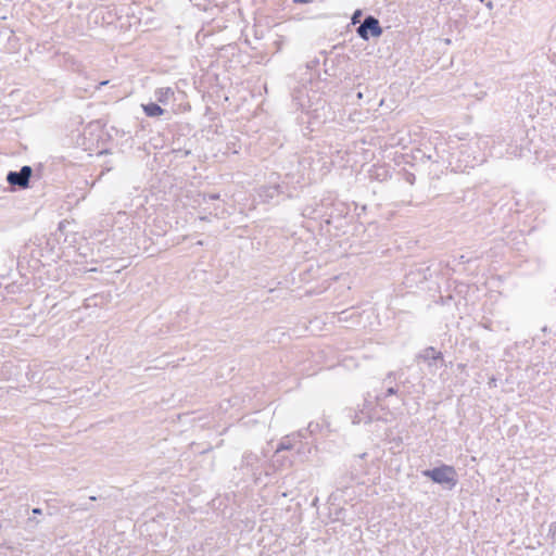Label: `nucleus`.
<instances>
[{
    "label": "nucleus",
    "mask_w": 556,
    "mask_h": 556,
    "mask_svg": "<svg viewBox=\"0 0 556 556\" xmlns=\"http://www.w3.org/2000/svg\"><path fill=\"white\" fill-rule=\"evenodd\" d=\"M421 475L432 483L447 491H452L458 483V473L455 467L444 463L433 468L422 470Z\"/></svg>",
    "instance_id": "f257e3e1"
},
{
    "label": "nucleus",
    "mask_w": 556,
    "mask_h": 556,
    "mask_svg": "<svg viewBox=\"0 0 556 556\" xmlns=\"http://www.w3.org/2000/svg\"><path fill=\"white\" fill-rule=\"evenodd\" d=\"M300 438H305L303 431H298L296 433L286 435L280 440L274 455L275 462L280 467H291L293 465L294 459H291L290 457L280 456L279 454L282 451H294Z\"/></svg>",
    "instance_id": "f03ea898"
},
{
    "label": "nucleus",
    "mask_w": 556,
    "mask_h": 556,
    "mask_svg": "<svg viewBox=\"0 0 556 556\" xmlns=\"http://www.w3.org/2000/svg\"><path fill=\"white\" fill-rule=\"evenodd\" d=\"M383 29L380 22L374 15H366L359 26L356 28V34L363 40H369L370 37L378 38L382 35Z\"/></svg>",
    "instance_id": "7ed1b4c3"
},
{
    "label": "nucleus",
    "mask_w": 556,
    "mask_h": 556,
    "mask_svg": "<svg viewBox=\"0 0 556 556\" xmlns=\"http://www.w3.org/2000/svg\"><path fill=\"white\" fill-rule=\"evenodd\" d=\"M33 173L31 166L24 165L20 170H10L7 174V181L14 189H26L29 187Z\"/></svg>",
    "instance_id": "20e7f679"
},
{
    "label": "nucleus",
    "mask_w": 556,
    "mask_h": 556,
    "mask_svg": "<svg viewBox=\"0 0 556 556\" xmlns=\"http://www.w3.org/2000/svg\"><path fill=\"white\" fill-rule=\"evenodd\" d=\"M287 189V185L285 184H273L267 186H262L258 190V195L263 202H271L278 199L281 194L285 193Z\"/></svg>",
    "instance_id": "39448f33"
},
{
    "label": "nucleus",
    "mask_w": 556,
    "mask_h": 556,
    "mask_svg": "<svg viewBox=\"0 0 556 556\" xmlns=\"http://www.w3.org/2000/svg\"><path fill=\"white\" fill-rule=\"evenodd\" d=\"M416 359L417 361H424L426 363H428L429 366H432V365H437V363L440 361V362H443L444 361V356H443V353L438 351L433 346H428L426 349H424L417 356H416Z\"/></svg>",
    "instance_id": "423d86ee"
},
{
    "label": "nucleus",
    "mask_w": 556,
    "mask_h": 556,
    "mask_svg": "<svg viewBox=\"0 0 556 556\" xmlns=\"http://www.w3.org/2000/svg\"><path fill=\"white\" fill-rule=\"evenodd\" d=\"M303 438H300L298 441V445L294 448V454L292 455L293 458H296L299 462H306L309 459V455L312 454L313 450L316 452V446H313L308 442H303Z\"/></svg>",
    "instance_id": "0eeeda50"
},
{
    "label": "nucleus",
    "mask_w": 556,
    "mask_h": 556,
    "mask_svg": "<svg viewBox=\"0 0 556 556\" xmlns=\"http://www.w3.org/2000/svg\"><path fill=\"white\" fill-rule=\"evenodd\" d=\"M22 289L23 285L17 283L15 280L7 285L4 288L0 283V302L8 300V295H14L16 293H20Z\"/></svg>",
    "instance_id": "6e6552de"
},
{
    "label": "nucleus",
    "mask_w": 556,
    "mask_h": 556,
    "mask_svg": "<svg viewBox=\"0 0 556 556\" xmlns=\"http://www.w3.org/2000/svg\"><path fill=\"white\" fill-rule=\"evenodd\" d=\"M143 112L149 117H157L161 116L165 110L161 108L160 104L155 102H149L147 104H142Z\"/></svg>",
    "instance_id": "1a4fd4ad"
},
{
    "label": "nucleus",
    "mask_w": 556,
    "mask_h": 556,
    "mask_svg": "<svg viewBox=\"0 0 556 556\" xmlns=\"http://www.w3.org/2000/svg\"><path fill=\"white\" fill-rule=\"evenodd\" d=\"M156 100L160 103L166 104L170 98L174 97V91L172 88H159L155 91Z\"/></svg>",
    "instance_id": "9d476101"
},
{
    "label": "nucleus",
    "mask_w": 556,
    "mask_h": 556,
    "mask_svg": "<svg viewBox=\"0 0 556 556\" xmlns=\"http://www.w3.org/2000/svg\"><path fill=\"white\" fill-rule=\"evenodd\" d=\"M321 429L320 425L318 422H309L307 428L302 430L303 434H305V439L307 438V434L314 435L315 433L319 432Z\"/></svg>",
    "instance_id": "9b49d317"
},
{
    "label": "nucleus",
    "mask_w": 556,
    "mask_h": 556,
    "mask_svg": "<svg viewBox=\"0 0 556 556\" xmlns=\"http://www.w3.org/2000/svg\"><path fill=\"white\" fill-rule=\"evenodd\" d=\"M409 275H419L422 276L421 278L427 279L432 276V273L430 271V267H418L416 270H410Z\"/></svg>",
    "instance_id": "f8f14e48"
},
{
    "label": "nucleus",
    "mask_w": 556,
    "mask_h": 556,
    "mask_svg": "<svg viewBox=\"0 0 556 556\" xmlns=\"http://www.w3.org/2000/svg\"><path fill=\"white\" fill-rule=\"evenodd\" d=\"M454 282V290L457 292V293H462L464 292V288H468V285L465 283L464 281L462 280H453Z\"/></svg>",
    "instance_id": "ddd939ff"
},
{
    "label": "nucleus",
    "mask_w": 556,
    "mask_h": 556,
    "mask_svg": "<svg viewBox=\"0 0 556 556\" xmlns=\"http://www.w3.org/2000/svg\"><path fill=\"white\" fill-rule=\"evenodd\" d=\"M548 536H551V539L553 540V544H556V521L549 525Z\"/></svg>",
    "instance_id": "4468645a"
},
{
    "label": "nucleus",
    "mask_w": 556,
    "mask_h": 556,
    "mask_svg": "<svg viewBox=\"0 0 556 556\" xmlns=\"http://www.w3.org/2000/svg\"><path fill=\"white\" fill-rule=\"evenodd\" d=\"M397 394V388L395 387H389L387 390H386V393L383 395V397H389V396H392V395H395Z\"/></svg>",
    "instance_id": "2eb2a0df"
},
{
    "label": "nucleus",
    "mask_w": 556,
    "mask_h": 556,
    "mask_svg": "<svg viewBox=\"0 0 556 556\" xmlns=\"http://www.w3.org/2000/svg\"><path fill=\"white\" fill-rule=\"evenodd\" d=\"M363 12L361 10H356L352 15V24H356L359 22V18L362 16Z\"/></svg>",
    "instance_id": "dca6fc26"
},
{
    "label": "nucleus",
    "mask_w": 556,
    "mask_h": 556,
    "mask_svg": "<svg viewBox=\"0 0 556 556\" xmlns=\"http://www.w3.org/2000/svg\"><path fill=\"white\" fill-rule=\"evenodd\" d=\"M415 179H416V177H415V175L413 173H407L406 174L405 180L408 184L413 185L415 182Z\"/></svg>",
    "instance_id": "f3484780"
},
{
    "label": "nucleus",
    "mask_w": 556,
    "mask_h": 556,
    "mask_svg": "<svg viewBox=\"0 0 556 556\" xmlns=\"http://www.w3.org/2000/svg\"><path fill=\"white\" fill-rule=\"evenodd\" d=\"M344 508L340 507V508H337L336 511H334V515H336V520H339L340 519V515L342 513H344Z\"/></svg>",
    "instance_id": "a211bd4d"
},
{
    "label": "nucleus",
    "mask_w": 556,
    "mask_h": 556,
    "mask_svg": "<svg viewBox=\"0 0 556 556\" xmlns=\"http://www.w3.org/2000/svg\"><path fill=\"white\" fill-rule=\"evenodd\" d=\"M207 198L208 200H218L219 199V194L218 193H208L207 194Z\"/></svg>",
    "instance_id": "6ab92c4d"
},
{
    "label": "nucleus",
    "mask_w": 556,
    "mask_h": 556,
    "mask_svg": "<svg viewBox=\"0 0 556 556\" xmlns=\"http://www.w3.org/2000/svg\"><path fill=\"white\" fill-rule=\"evenodd\" d=\"M31 513H33V516L35 517L36 515H41L42 509L39 507H35V508H33Z\"/></svg>",
    "instance_id": "aec40b11"
},
{
    "label": "nucleus",
    "mask_w": 556,
    "mask_h": 556,
    "mask_svg": "<svg viewBox=\"0 0 556 556\" xmlns=\"http://www.w3.org/2000/svg\"><path fill=\"white\" fill-rule=\"evenodd\" d=\"M397 446L402 444V438L401 437H396L392 440Z\"/></svg>",
    "instance_id": "412c9836"
},
{
    "label": "nucleus",
    "mask_w": 556,
    "mask_h": 556,
    "mask_svg": "<svg viewBox=\"0 0 556 556\" xmlns=\"http://www.w3.org/2000/svg\"><path fill=\"white\" fill-rule=\"evenodd\" d=\"M294 3H300V4H303V3H311L312 0H293Z\"/></svg>",
    "instance_id": "4be33fe9"
},
{
    "label": "nucleus",
    "mask_w": 556,
    "mask_h": 556,
    "mask_svg": "<svg viewBox=\"0 0 556 556\" xmlns=\"http://www.w3.org/2000/svg\"><path fill=\"white\" fill-rule=\"evenodd\" d=\"M485 5H486V8H488V9H490V10H492V9H493V2H492V1L486 2V4H485Z\"/></svg>",
    "instance_id": "5701e85b"
},
{
    "label": "nucleus",
    "mask_w": 556,
    "mask_h": 556,
    "mask_svg": "<svg viewBox=\"0 0 556 556\" xmlns=\"http://www.w3.org/2000/svg\"><path fill=\"white\" fill-rule=\"evenodd\" d=\"M394 372H389L386 380L393 379Z\"/></svg>",
    "instance_id": "b1692460"
},
{
    "label": "nucleus",
    "mask_w": 556,
    "mask_h": 556,
    "mask_svg": "<svg viewBox=\"0 0 556 556\" xmlns=\"http://www.w3.org/2000/svg\"><path fill=\"white\" fill-rule=\"evenodd\" d=\"M371 421H372V417L371 416H367L366 420H365V424H370Z\"/></svg>",
    "instance_id": "393cba45"
},
{
    "label": "nucleus",
    "mask_w": 556,
    "mask_h": 556,
    "mask_svg": "<svg viewBox=\"0 0 556 556\" xmlns=\"http://www.w3.org/2000/svg\"><path fill=\"white\" fill-rule=\"evenodd\" d=\"M63 229H64V222H61V223L59 224V230H60V231H63Z\"/></svg>",
    "instance_id": "a878e982"
},
{
    "label": "nucleus",
    "mask_w": 556,
    "mask_h": 556,
    "mask_svg": "<svg viewBox=\"0 0 556 556\" xmlns=\"http://www.w3.org/2000/svg\"><path fill=\"white\" fill-rule=\"evenodd\" d=\"M359 422H361V419H358V416L356 415L355 419L353 420V424H359Z\"/></svg>",
    "instance_id": "bb28decb"
},
{
    "label": "nucleus",
    "mask_w": 556,
    "mask_h": 556,
    "mask_svg": "<svg viewBox=\"0 0 556 556\" xmlns=\"http://www.w3.org/2000/svg\"><path fill=\"white\" fill-rule=\"evenodd\" d=\"M547 331H548V328H547L546 326H544V327L542 328V332L546 333Z\"/></svg>",
    "instance_id": "cd10ccee"
},
{
    "label": "nucleus",
    "mask_w": 556,
    "mask_h": 556,
    "mask_svg": "<svg viewBox=\"0 0 556 556\" xmlns=\"http://www.w3.org/2000/svg\"><path fill=\"white\" fill-rule=\"evenodd\" d=\"M367 456V453L359 454V458H365Z\"/></svg>",
    "instance_id": "c85d7f7f"
},
{
    "label": "nucleus",
    "mask_w": 556,
    "mask_h": 556,
    "mask_svg": "<svg viewBox=\"0 0 556 556\" xmlns=\"http://www.w3.org/2000/svg\"><path fill=\"white\" fill-rule=\"evenodd\" d=\"M362 97H363L362 92H358V93H357V98H359V99H361Z\"/></svg>",
    "instance_id": "c756f323"
}]
</instances>
